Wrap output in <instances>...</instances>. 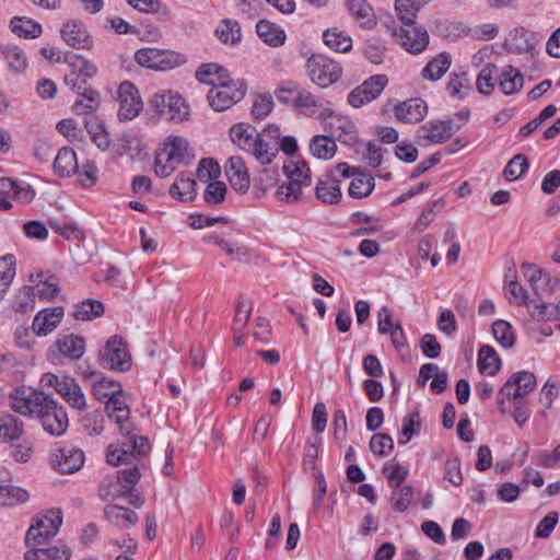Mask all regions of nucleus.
<instances>
[{
  "instance_id": "64",
  "label": "nucleus",
  "mask_w": 560,
  "mask_h": 560,
  "mask_svg": "<svg viewBox=\"0 0 560 560\" xmlns=\"http://www.w3.org/2000/svg\"><path fill=\"white\" fill-rule=\"evenodd\" d=\"M527 170V159L523 154H517L510 160L503 171V175L508 180L512 182L518 179Z\"/></svg>"
},
{
  "instance_id": "19",
  "label": "nucleus",
  "mask_w": 560,
  "mask_h": 560,
  "mask_svg": "<svg viewBox=\"0 0 560 560\" xmlns=\"http://www.w3.org/2000/svg\"><path fill=\"white\" fill-rule=\"evenodd\" d=\"M536 387V377L528 371L514 373L500 389L499 395L508 400H518L527 396Z\"/></svg>"
},
{
  "instance_id": "35",
  "label": "nucleus",
  "mask_w": 560,
  "mask_h": 560,
  "mask_svg": "<svg viewBox=\"0 0 560 560\" xmlns=\"http://www.w3.org/2000/svg\"><path fill=\"white\" fill-rule=\"evenodd\" d=\"M254 159L261 165H269L276 159L279 152V143L276 141H268L264 137H258L257 141L247 151Z\"/></svg>"
},
{
  "instance_id": "63",
  "label": "nucleus",
  "mask_w": 560,
  "mask_h": 560,
  "mask_svg": "<svg viewBox=\"0 0 560 560\" xmlns=\"http://www.w3.org/2000/svg\"><path fill=\"white\" fill-rule=\"evenodd\" d=\"M36 295L32 287H24L19 291L13 301V310L19 313H27L35 307Z\"/></svg>"
},
{
  "instance_id": "62",
  "label": "nucleus",
  "mask_w": 560,
  "mask_h": 560,
  "mask_svg": "<svg viewBox=\"0 0 560 560\" xmlns=\"http://www.w3.org/2000/svg\"><path fill=\"white\" fill-rule=\"evenodd\" d=\"M0 428V440L2 441L16 440L23 433V423L13 417L2 418Z\"/></svg>"
},
{
  "instance_id": "46",
  "label": "nucleus",
  "mask_w": 560,
  "mask_h": 560,
  "mask_svg": "<svg viewBox=\"0 0 560 560\" xmlns=\"http://www.w3.org/2000/svg\"><path fill=\"white\" fill-rule=\"evenodd\" d=\"M375 187L374 177L368 173H359L351 178L348 194L355 199L370 196Z\"/></svg>"
},
{
  "instance_id": "4",
  "label": "nucleus",
  "mask_w": 560,
  "mask_h": 560,
  "mask_svg": "<svg viewBox=\"0 0 560 560\" xmlns=\"http://www.w3.org/2000/svg\"><path fill=\"white\" fill-rule=\"evenodd\" d=\"M62 524V513L59 509H51L38 515L30 526L25 536L27 547H39L55 537Z\"/></svg>"
},
{
  "instance_id": "54",
  "label": "nucleus",
  "mask_w": 560,
  "mask_h": 560,
  "mask_svg": "<svg viewBox=\"0 0 560 560\" xmlns=\"http://www.w3.org/2000/svg\"><path fill=\"white\" fill-rule=\"evenodd\" d=\"M383 474L386 477L389 487L397 488L406 480L409 470L405 466L392 459L384 464Z\"/></svg>"
},
{
  "instance_id": "6",
  "label": "nucleus",
  "mask_w": 560,
  "mask_h": 560,
  "mask_svg": "<svg viewBox=\"0 0 560 560\" xmlns=\"http://www.w3.org/2000/svg\"><path fill=\"white\" fill-rule=\"evenodd\" d=\"M135 61L144 68L155 71L172 70L186 62L185 56L173 50L145 47L135 52Z\"/></svg>"
},
{
  "instance_id": "34",
  "label": "nucleus",
  "mask_w": 560,
  "mask_h": 560,
  "mask_svg": "<svg viewBox=\"0 0 560 560\" xmlns=\"http://www.w3.org/2000/svg\"><path fill=\"white\" fill-rule=\"evenodd\" d=\"M258 137L256 129L246 122L235 124L230 129L231 141L245 152L253 147Z\"/></svg>"
},
{
  "instance_id": "23",
  "label": "nucleus",
  "mask_w": 560,
  "mask_h": 560,
  "mask_svg": "<svg viewBox=\"0 0 560 560\" xmlns=\"http://www.w3.org/2000/svg\"><path fill=\"white\" fill-rule=\"evenodd\" d=\"M452 133L453 130L451 121L434 120L428 121L419 127L417 137L424 144H440L448 140L452 137Z\"/></svg>"
},
{
  "instance_id": "22",
  "label": "nucleus",
  "mask_w": 560,
  "mask_h": 560,
  "mask_svg": "<svg viewBox=\"0 0 560 560\" xmlns=\"http://www.w3.org/2000/svg\"><path fill=\"white\" fill-rule=\"evenodd\" d=\"M224 168L231 186L241 194L246 192L249 188V173L244 160L233 155L226 160Z\"/></svg>"
},
{
  "instance_id": "29",
  "label": "nucleus",
  "mask_w": 560,
  "mask_h": 560,
  "mask_svg": "<svg viewBox=\"0 0 560 560\" xmlns=\"http://www.w3.org/2000/svg\"><path fill=\"white\" fill-rule=\"evenodd\" d=\"M0 57L5 61L9 71L13 73H21L28 66L24 50L14 44H0Z\"/></svg>"
},
{
  "instance_id": "39",
  "label": "nucleus",
  "mask_w": 560,
  "mask_h": 560,
  "mask_svg": "<svg viewBox=\"0 0 560 560\" xmlns=\"http://www.w3.org/2000/svg\"><path fill=\"white\" fill-rule=\"evenodd\" d=\"M196 79L203 84L215 88L229 80L228 71L218 63H206L196 71Z\"/></svg>"
},
{
  "instance_id": "49",
  "label": "nucleus",
  "mask_w": 560,
  "mask_h": 560,
  "mask_svg": "<svg viewBox=\"0 0 560 560\" xmlns=\"http://www.w3.org/2000/svg\"><path fill=\"white\" fill-rule=\"evenodd\" d=\"M492 335L495 341L504 349H510L515 343L514 328L504 319H498L492 324Z\"/></svg>"
},
{
  "instance_id": "37",
  "label": "nucleus",
  "mask_w": 560,
  "mask_h": 560,
  "mask_svg": "<svg viewBox=\"0 0 560 560\" xmlns=\"http://www.w3.org/2000/svg\"><path fill=\"white\" fill-rule=\"evenodd\" d=\"M430 0H395L394 9L398 20L405 25L415 24L418 12Z\"/></svg>"
},
{
  "instance_id": "12",
  "label": "nucleus",
  "mask_w": 560,
  "mask_h": 560,
  "mask_svg": "<svg viewBox=\"0 0 560 560\" xmlns=\"http://www.w3.org/2000/svg\"><path fill=\"white\" fill-rule=\"evenodd\" d=\"M389 30L396 42L411 54L422 52L429 44V34L422 26L411 24L409 26H393Z\"/></svg>"
},
{
  "instance_id": "3",
  "label": "nucleus",
  "mask_w": 560,
  "mask_h": 560,
  "mask_svg": "<svg viewBox=\"0 0 560 560\" xmlns=\"http://www.w3.org/2000/svg\"><path fill=\"white\" fill-rule=\"evenodd\" d=\"M318 118L325 131L341 144L354 147L359 142L358 127L350 117L330 108H322Z\"/></svg>"
},
{
  "instance_id": "18",
  "label": "nucleus",
  "mask_w": 560,
  "mask_h": 560,
  "mask_svg": "<svg viewBox=\"0 0 560 560\" xmlns=\"http://www.w3.org/2000/svg\"><path fill=\"white\" fill-rule=\"evenodd\" d=\"M70 73L66 75V82L72 89H81L97 73V67L81 55L72 54L67 57Z\"/></svg>"
},
{
  "instance_id": "53",
  "label": "nucleus",
  "mask_w": 560,
  "mask_h": 560,
  "mask_svg": "<svg viewBox=\"0 0 560 560\" xmlns=\"http://www.w3.org/2000/svg\"><path fill=\"white\" fill-rule=\"evenodd\" d=\"M168 103V109L166 115L170 117L172 121L183 122L188 120L190 116V108L185 98L177 92H175L174 96H171Z\"/></svg>"
},
{
  "instance_id": "31",
  "label": "nucleus",
  "mask_w": 560,
  "mask_h": 560,
  "mask_svg": "<svg viewBox=\"0 0 560 560\" xmlns=\"http://www.w3.org/2000/svg\"><path fill=\"white\" fill-rule=\"evenodd\" d=\"M308 151L317 160H331L337 152L336 140L329 136L316 135L310 140Z\"/></svg>"
},
{
  "instance_id": "11",
  "label": "nucleus",
  "mask_w": 560,
  "mask_h": 560,
  "mask_svg": "<svg viewBox=\"0 0 560 560\" xmlns=\"http://www.w3.org/2000/svg\"><path fill=\"white\" fill-rule=\"evenodd\" d=\"M49 460L52 468L60 474H74L82 468L85 456L78 446L63 444L52 451Z\"/></svg>"
},
{
  "instance_id": "57",
  "label": "nucleus",
  "mask_w": 560,
  "mask_h": 560,
  "mask_svg": "<svg viewBox=\"0 0 560 560\" xmlns=\"http://www.w3.org/2000/svg\"><path fill=\"white\" fill-rule=\"evenodd\" d=\"M413 489L411 486L394 488L390 495V504L397 512H405L412 502Z\"/></svg>"
},
{
  "instance_id": "44",
  "label": "nucleus",
  "mask_w": 560,
  "mask_h": 560,
  "mask_svg": "<svg viewBox=\"0 0 560 560\" xmlns=\"http://www.w3.org/2000/svg\"><path fill=\"white\" fill-rule=\"evenodd\" d=\"M451 67V55L446 51L440 52L422 69L421 74L424 79L436 81L441 79Z\"/></svg>"
},
{
  "instance_id": "20",
  "label": "nucleus",
  "mask_w": 560,
  "mask_h": 560,
  "mask_svg": "<svg viewBox=\"0 0 560 560\" xmlns=\"http://www.w3.org/2000/svg\"><path fill=\"white\" fill-rule=\"evenodd\" d=\"M104 404L108 418L118 425L120 434L128 435L129 429L131 428V423L129 421L130 408L124 389L121 388L120 392L115 394V396L110 397L108 400H105Z\"/></svg>"
},
{
  "instance_id": "38",
  "label": "nucleus",
  "mask_w": 560,
  "mask_h": 560,
  "mask_svg": "<svg viewBox=\"0 0 560 560\" xmlns=\"http://www.w3.org/2000/svg\"><path fill=\"white\" fill-rule=\"evenodd\" d=\"M322 38L324 44L336 52L345 54L352 49V38L337 27L325 30Z\"/></svg>"
},
{
  "instance_id": "42",
  "label": "nucleus",
  "mask_w": 560,
  "mask_h": 560,
  "mask_svg": "<svg viewBox=\"0 0 560 560\" xmlns=\"http://www.w3.org/2000/svg\"><path fill=\"white\" fill-rule=\"evenodd\" d=\"M524 85V78L522 73L514 67H505L499 80V88L505 95H512L522 90Z\"/></svg>"
},
{
  "instance_id": "51",
  "label": "nucleus",
  "mask_w": 560,
  "mask_h": 560,
  "mask_svg": "<svg viewBox=\"0 0 560 560\" xmlns=\"http://www.w3.org/2000/svg\"><path fill=\"white\" fill-rule=\"evenodd\" d=\"M104 313L103 304L97 300H86L78 303L72 316L78 320H92Z\"/></svg>"
},
{
  "instance_id": "55",
  "label": "nucleus",
  "mask_w": 560,
  "mask_h": 560,
  "mask_svg": "<svg viewBox=\"0 0 560 560\" xmlns=\"http://www.w3.org/2000/svg\"><path fill=\"white\" fill-rule=\"evenodd\" d=\"M421 430V420L418 412L409 413L402 420V428L398 436V444H407Z\"/></svg>"
},
{
  "instance_id": "33",
  "label": "nucleus",
  "mask_w": 560,
  "mask_h": 560,
  "mask_svg": "<svg viewBox=\"0 0 560 560\" xmlns=\"http://www.w3.org/2000/svg\"><path fill=\"white\" fill-rule=\"evenodd\" d=\"M90 377L92 382V393L94 397L102 402L115 396V394L122 388L118 382L104 377L96 372H92Z\"/></svg>"
},
{
  "instance_id": "56",
  "label": "nucleus",
  "mask_w": 560,
  "mask_h": 560,
  "mask_svg": "<svg viewBox=\"0 0 560 560\" xmlns=\"http://www.w3.org/2000/svg\"><path fill=\"white\" fill-rule=\"evenodd\" d=\"M40 278L32 289L37 298L40 300H51L56 296L59 291V284L55 277L49 276L44 278V276L39 275Z\"/></svg>"
},
{
  "instance_id": "1",
  "label": "nucleus",
  "mask_w": 560,
  "mask_h": 560,
  "mask_svg": "<svg viewBox=\"0 0 560 560\" xmlns=\"http://www.w3.org/2000/svg\"><path fill=\"white\" fill-rule=\"evenodd\" d=\"M194 159L195 152L188 140L172 135L164 140L161 152L156 154L154 172L159 177H167L178 165H187Z\"/></svg>"
},
{
  "instance_id": "59",
  "label": "nucleus",
  "mask_w": 560,
  "mask_h": 560,
  "mask_svg": "<svg viewBox=\"0 0 560 560\" xmlns=\"http://www.w3.org/2000/svg\"><path fill=\"white\" fill-rule=\"evenodd\" d=\"M122 439L127 442V447L132 452V460L136 456H144L151 450V444L145 436L136 435L132 433V427L129 429V433L121 434Z\"/></svg>"
},
{
  "instance_id": "24",
  "label": "nucleus",
  "mask_w": 560,
  "mask_h": 560,
  "mask_svg": "<svg viewBox=\"0 0 560 560\" xmlns=\"http://www.w3.org/2000/svg\"><path fill=\"white\" fill-rule=\"evenodd\" d=\"M63 317V308L56 306L39 311L32 323V330L38 337L52 332Z\"/></svg>"
},
{
  "instance_id": "15",
  "label": "nucleus",
  "mask_w": 560,
  "mask_h": 560,
  "mask_svg": "<svg viewBox=\"0 0 560 560\" xmlns=\"http://www.w3.org/2000/svg\"><path fill=\"white\" fill-rule=\"evenodd\" d=\"M118 118L121 121L135 119L143 108V102L138 89L129 81L120 83L118 88Z\"/></svg>"
},
{
  "instance_id": "21",
  "label": "nucleus",
  "mask_w": 560,
  "mask_h": 560,
  "mask_svg": "<svg viewBox=\"0 0 560 560\" xmlns=\"http://www.w3.org/2000/svg\"><path fill=\"white\" fill-rule=\"evenodd\" d=\"M60 34L65 43L74 49H90L93 46V39L86 26L79 20L66 22Z\"/></svg>"
},
{
  "instance_id": "17",
  "label": "nucleus",
  "mask_w": 560,
  "mask_h": 560,
  "mask_svg": "<svg viewBox=\"0 0 560 560\" xmlns=\"http://www.w3.org/2000/svg\"><path fill=\"white\" fill-rule=\"evenodd\" d=\"M521 272L536 294L551 293L560 285L559 278L551 276L534 264H523Z\"/></svg>"
},
{
  "instance_id": "41",
  "label": "nucleus",
  "mask_w": 560,
  "mask_h": 560,
  "mask_svg": "<svg viewBox=\"0 0 560 560\" xmlns=\"http://www.w3.org/2000/svg\"><path fill=\"white\" fill-rule=\"evenodd\" d=\"M315 195L324 203L338 202L342 196L339 182L329 176L320 178L316 184Z\"/></svg>"
},
{
  "instance_id": "32",
  "label": "nucleus",
  "mask_w": 560,
  "mask_h": 560,
  "mask_svg": "<svg viewBox=\"0 0 560 560\" xmlns=\"http://www.w3.org/2000/svg\"><path fill=\"white\" fill-rule=\"evenodd\" d=\"M79 164L75 152L69 148H61L54 160V172L60 177H69L78 172Z\"/></svg>"
},
{
  "instance_id": "40",
  "label": "nucleus",
  "mask_w": 560,
  "mask_h": 560,
  "mask_svg": "<svg viewBox=\"0 0 560 560\" xmlns=\"http://www.w3.org/2000/svg\"><path fill=\"white\" fill-rule=\"evenodd\" d=\"M55 347L66 358L77 360L85 352V341L82 337L68 335L59 338Z\"/></svg>"
},
{
  "instance_id": "13",
  "label": "nucleus",
  "mask_w": 560,
  "mask_h": 560,
  "mask_svg": "<svg viewBox=\"0 0 560 560\" xmlns=\"http://www.w3.org/2000/svg\"><path fill=\"white\" fill-rule=\"evenodd\" d=\"M35 197L31 185L12 180L11 178H0V209L9 210L12 208V200L22 205L30 203Z\"/></svg>"
},
{
  "instance_id": "14",
  "label": "nucleus",
  "mask_w": 560,
  "mask_h": 560,
  "mask_svg": "<svg viewBox=\"0 0 560 560\" xmlns=\"http://www.w3.org/2000/svg\"><path fill=\"white\" fill-rule=\"evenodd\" d=\"M43 429L51 435H62L68 428V416L65 408L52 397L44 405L40 415L36 418Z\"/></svg>"
},
{
  "instance_id": "16",
  "label": "nucleus",
  "mask_w": 560,
  "mask_h": 560,
  "mask_svg": "<svg viewBox=\"0 0 560 560\" xmlns=\"http://www.w3.org/2000/svg\"><path fill=\"white\" fill-rule=\"evenodd\" d=\"M386 84L385 75H373L349 93L348 103L354 108H360L377 98Z\"/></svg>"
},
{
  "instance_id": "43",
  "label": "nucleus",
  "mask_w": 560,
  "mask_h": 560,
  "mask_svg": "<svg viewBox=\"0 0 560 560\" xmlns=\"http://www.w3.org/2000/svg\"><path fill=\"white\" fill-rule=\"evenodd\" d=\"M11 32L23 38H37L42 34V26L26 16H14L10 21Z\"/></svg>"
},
{
  "instance_id": "10",
  "label": "nucleus",
  "mask_w": 560,
  "mask_h": 560,
  "mask_svg": "<svg viewBox=\"0 0 560 560\" xmlns=\"http://www.w3.org/2000/svg\"><path fill=\"white\" fill-rule=\"evenodd\" d=\"M100 357L104 368L120 372L128 371L131 368V355L121 337H110Z\"/></svg>"
},
{
  "instance_id": "30",
  "label": "nucleus",
  "mask_w": 560,
  "mask_h": 560,
  "mask_svg": "<svg viewBox=\"0 0 560 560\" xmlns=\"http://www.w3.org/2000/svg\"><path fill=\"white\" fill-rule=\"evenodd\" d=\"M256 33L264 43L271 47L282 46L287 38L284 30L280 25L268 20H260L257 22Z\"/></svg>"
},
{
  "instance_id": "45",
  "label": "nucleus",
  "mask_w": 560,
  "mask_h": 560,
  "mask_svg": "<svg viewBox=\"0 0 560 560\" xmlns=\"http://www.w3.org/2000/svg\"><path fill=\"white\" fill-rule=\"evenodd\" d=\"M107 520L120 527L128 528L138 522V515L130 509L120 505H109L105 509Z\"/></svg>"
},
{
  "instance_id": "60",
  "label": "nucleus",
  "mask_w": 560,
  "mask_h": 560,
  "mask_svg": "<svg viewBox=\"0 0 560 560\" xmlns=\"http://www.w3.org/2000/svg\"><path fill=\"white\" fill-rule=\"evenodd\" d=\"M215 34L222 43L234 44L241 39V28L236 21L224 20L217 30Z\"/></svg>"
},
{
  "instance_id": "5",
  "label": "nucleus",
  "mask_w": 560,
  "mask_h": 560,
  "mask_svg": "<svg viewBox=\"0 0 560 560\" xmlns=\"http://www.w3.org/2000/svg\"><path fill=\"white\" fill-rule=\"evenodd\" d=\"M50 397L43 390L21 386L11 393L9 404L12 410L21 416L36 419Z\"/></svg>"
},
{
  "instance_id": "48",
  "label": "nucleus",
  "mask_w": 560,
  "mask_h": 560,
  "mask_svg": "<svg viewBox=\"0 0 560 560\" xmlns=\"http://www.w3.org/2000/svg\"><path fill=\"white\" fill-rule=\"evenodd\" d=\"M28 492L21 487L5 485L0 486V506H15L28 501Z\"/></svg>"
},
{
  "instance_id": "47",
  "label": "nucleus",
  "mask_w": 560,
  "mask_h": 560,
  "mask_svg": "<svg viewBox=\"0 0 560 560\" xmlns=\"http://www.w3.org/2000/svg\"><path fill=\"white\" fill-rule=\"evenodd\" d=\"M101 104V94L92 89L80 94L72 105V110L78 115H89L96 112Z\"/></svg>"
},
{
  "instance_id": "8",
  "label": "nucleus",
  "mask_w": 560,
  "mask_h": 560,
  "mask_svg": "<svg viewBox=\"0 0 560 560\" xmlns=\"http://www.w3.org/2000/svg\"><path fill=\"white\" fill-rule=\"evenodd\" d=\"M246 94L243 81L228 80L222 84L211 88L208 93V102L217 112H223L240 102Z\"/></svg>"
},
{
  "instance_id": "58",
  "label": "nucleus",
  "mask_w": 560,
  "mask_h": 560,
  "mask_svg": "<svg viewBox=\"0 0 560 560\" xmlns=\"http://www.w3.org/2000/svg\"><path fill=\"white\" fill-rule=\"evenodd\" d=\"M304 187L288 179L282 183L276 190V198L280 202L295 203L302 198Z\"/></svg>"
},
{
  "instance_id": "9",
  "label": "nucleus",
  "mask_w": 560,
  "mask_h": 560,
  "mask_svg": "<svg viewBox=\"0 0 560 560\" xmlns=\"http://www.w3.org/2000/svg\"><path fill=\"white\" fill-rule=\"evenodd\" d=\"M276 96L280 103L291 105L304 115L313 116L322 108L320 102L312 93L296 85L280 86Z\"/></svg>"
},
{
  "instance_id": "28",
  "label": "nucleus",
  "mask_w": 560,
  "mask_h": 560,
  "mask_svg": "<svg viewBox=\"0 0 560 560\" xmlns=\"http://www.w3.org/2000/svg\"><path fill=\"white\" fill-rule=\"evenodd\" d=\"M345 5L359 26L371 30L376 25L374 11L366 0H345Z\"/></svg>"
},
{
  "instance_id": "36",
  "label": "nucleus",
  "mask_w": 560,
  "mask_h": 560,
  "mask_svg": "<svg viewBox=\"0 0 560 560\" xmlns=\"http://www.w3.org/2000/svg\"><path fill=\"white\" fill-rule=\"evenodd\" d=\"M477 366L487 376H494L500 371L501 359L493 347L485 345L479 349Z\"/></svg>"
},
{
  "instance_id": "2",
  "label": "nucleus",
  "mask_w": 560,
  "mask_h": 560,
  "mask_svg": "<svg viewBox=\"0 0 560 560\" xmlns=\"http://www.w3.org/2000/svg\"><path fill=\"white\" fill-rule=\"evenodd\" d=\"M39 385L42 388L55 389L70 407L77 410L86 408L85 395L79 383L71 376L47 372L42 375Z\"/></svg>"
},
{
  "instance_id": "27",
  "label": "nucleus",
  "mask_w": 560,
  "mask_h": 560,
  "mask_svg": "<svg viewBox=\"0 0 560 560\" xmlns=\"http://www.w3.org/2000/svg\"><path fill=\"white\" fill-rule=\"evenodd\" d=\"M282 168L289 180L304 188L312 184L311 170L303 159L289 158L284 161Z\"/></svg>"
},
{
  "instance_id": "26",
  "label": "nucleus",
  "mask_w": 560,
  "mask_h": 560,
  "mask_svg": "<svg viewBox=\"0 0 560 560\" xmlns=\"http://www.w3.org/2000/svg\"><path fill=\"white\" fill-rule=\"evenodd\" d=\"M197 183L190 173H179L168 189L172 198L180 202L192 201L197 196Z\"/></svg>"
},
{
  "instance_id": "52",
  "label": "nucleus",
  "mask_w": 560,
  "mask_h": 560,
  "mask_svg": "<svg viewBox=\"0 0 560 560\" xmlns=\"http://www.w3.org/2000/svg\"><path fill=\"white\" fill-rule=\"evenodd\" d=\"M15 277V259L12 255L0 258V302Z\"/></svg>"
},
{
  "instance_id": "50",
  "label": "nucleus",
  "mask_w": 560,
  "mask_h": 560,
  "mask_svg": "<svg viewBox=\"0 0 560 560\" xmlns=\"http://www.w3.org/2000/svg\"><path fill=\"white\" fill-rule=\"evenodd\" d=\"M106 462L113 466L132 463V452L127 447L125 439L121 442L108 445L106 450Z\"/></svg>"
},
{
  "instance_id": "7",
  "label": "nucleus",
  "mask_w": 560,
  "mask_h": 560,
  "mask_svg": "<svg viewBox=\"0 0 560 560\" xmlns=\"http://www.w3.org/2000/svg\"><path fill=\"white\" fill-rule=\"evenodd\" d=\"M306 71L315 84L327 88L340 78L341 67L325 55L314 54L307 59Z\"/></svg>"
},
{
  "instance_id": "25",
  "label": "nucleus",
  "mask_w": 560,
  "mask_h": 560,
  "mask_svg": "<svg viewBox=\"0 0 560 560\" xmlns=\"http://www.w3.org/2000/svg\"><path fill=\"white\" fill-rule=\"evenodd\" d=\"M398 120L405 124H417L427 115V104L421 98H410L398 104L394 109Z\"/></svg>"
},
{
  "instance_id": "61",
  "label": "nucleus",
  "mask_w": 560,
  "mask_h": 560,
  "mask_svg": "<svg viewBox=\"0 0 560 560\" xmlns=\"http://www.w3.org/2000/svg\"><path fill=\"white\" fill-rule=\"evenodd\" d=\"M497 67L492 63L486 65L479 72L476 81L477 90L485 95L492 93L494 89V75Z\"/></svg>"
}]
</instances>
